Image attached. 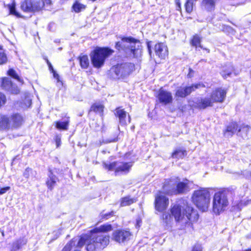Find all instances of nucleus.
Instances as JSON below:
<instances>
[{
	"label": "nucleus",
	"mask_w": 251,
	"mask_h": 251,
	"mask_svg": "<svg viewBox=\"0 0 251 251\" xmlns=\"http://www.w3.org/2000/svg\"><path fill=\"white\" fill-rule=\"evenodd\" d=\"M9 118L12 129L19 128L24 122L23 116L19 113L13 114Z\"/></svg>",
	"instance_id": "obj_16"
},
{
	"label": "nucleus",
	"mask_w": 251,
	"mask_h": 251,
	"mask_svg": "<svg viewBox=\"0 0 251 251\" xmlns=\"http://www.w3.org/2000/svg\"><path fill=\"white\" fill-rule=\"evenodd\" d=\"M31 104V100L29 96L25 97L24 102L22 103V107L24 109H26L30 106Z\"/></svg>",
	"instance_id": "obj_37"
},
{
	"label": "nucleus",
	"mask_w": 251,
	"mask_h": 251,
	"mask_svg": "<svg viewBox=\"0 0 251 251\" xmlns=\"http://www.w3.org/2000/svg\"><path fill=\"white\" fill-rule=\"evenodd\" d=\"M72 244L73 242H71V244L66 245L63 249L62 251H70Z\"/></svg>",
	"instance_id": "obj_46"
},
{
	"label": "nucleus",
	"mask_w": 251,
	"mask_h": 251,
	"mask_svg": "<svg viewBox=\"0 0 251 251\" xmlns=\"http://www.w3.org/2000/svg\"><path fill=\"white\" fill-rule=\"evenodd\" d=\"M169 204V199L159 192L155 197V207L156 210L162 212L165 210Z\"/></svg>",
	"instance_id": "obj_13"
},
{
	"label": "nucleus",
	"mask_w": 251,
	"mask_h": 251,
	"mask_svg": "<svg viewBox=\"0 0 251 251\" xmlns=\"http://www.w3.org/2000/svg\"><path fill=\"white\" fill-rule=\"evenodd\" d=\"M79 63L82 69H87L89 66L90 63L87 55H82L79 57Z\"/></svg>",
	"instance_id": "obj_31"
},
{
	"label": "nucleus",
	"mask_w": 251,
	"mask_h": 251,
	"mask_svg": "<svg viewBox=\"0 0 251 251\" xmlns=\"http://www.w3.org/2000/svg\"><path fill=\"white\" fill-rule=\"evenodd\" d=\"M56 144L57 147H59L61 144V139L60 137L57 136L55 139Z\"/></svg>",
	"instance_id": "obj_48"
},
{
	"label": "nucleus",
	"mask_w": 251,
	"mask_h": 251,
	"mask_svg": "<svg viewBox=\"0 0 251 251\" xmlns=\"http://www.w3.org/2000/svg\"><path fill=\"white\" fill-rule=\"evenodd\" d=\"M113 51L107 48H97L90 54L92 63L95 68L101 67L105 59L108 57Z\"/></svg>",
	"instance_id": "obj_7"
},
{
	"label": "nucleus",
	"mask_w": 251,
	"mask_h": 251,
	"mask_svg": "<svg viewBox=\"0 0 251 251\" xmlns=\"http://www.w3.org/2000/svg\"><path fill=\"white\" fill-rule=\"evenodd\" d=\"M246 251H251V249H250V250H247Z\"/></svg>",
	"instance_id": "obj_59"
},
{
	"label": "nucleus",
	"mask_w": 251,
	"mask_h": 251,
	"mask_svg": "<svg viewBox=\"0 0 251 251\" xmlns=\"http://www.w3.org/2000/svg\"><path fill=\"white\" fill-rule=\"evenodd\" d=\"M155 54L159 58L164 59L168 54V50L167 46L163 43H159L154 47Z\"/></svg>",
	"instance_id": "obj_19"
},
{
	"label": "nucleus",
	"mask_w": 251,
	"mask_h": 251,
	"mask_svg": "<svg viewBox=\"0 0 251 251\" xmlns=\"http://www.w3.org/2000/svg\"><path fill=\"white\" fill-rule=\"evenodd\" d=\"M55 235L56 236V237H55V239H56L59 236V234H58V235L55 234Z\"/></svg>",
	"instance_id": "obj_57"
},
{
	"label": "nucleus",
	"mask_w": 251,
	"mask_h": 251,
	"mask_svg": "<svg viewBox=\"0 0 251 251\" xmlns=\"http://www.w3.org/2000/svg\"><path fill=\"white\" fill-rule=\"evenodd\" d=\"M7 74L11 76L13 78L18 80L19 81L22 82V80L19 77L18 74L16 73L15 70L12 69H10L8 70Z\"/></svg>",
	"instance_id": "obj_39"
},
{
	"label": "nucleus",
	"mask_w": 251,
	"mask_h": 251,
	"mask_svg": "<svg viewBox=\"0 0 251 251\" xmlns=\"http://www.w3.org/2000/svg\"><path fill=\"white\" fill-rule=\"evenodd\" d=\"M193 202L202 211H206L209 207L210 195L208 188H201L195 190L192 197Z\"/></svg>",
	"instance_id": "obj_5"
},
{
	"label": "nucleus",
	"mask_w": 251,
	"mask_h": 251,
	"mask_svg": "<svg viewBox=\"0 0 251 251\" xmlns=\"http://www.w3.org/2000/svg\"><path fill=\"white\" fill-rule=\"evenodd\" d=\"M239 126L236 123H231L227 126L226 129L224 131V135L226 137H229L238 132Z\"/></svg>",
	"instance_id": "obj_22"
},
{
	"label": "nucleus",
	"mask_w": 251,
	"mask_h": 251,
	"mask_svg": "<svg viewBox=\"0 0 251 251\" xmlns=\"http://www.w3.org/2000/svg\"><path fill=\"white\" fill-rule=\"evenodd\" d=\"M112 229V226L110 224H106L96 227L94 230L104 234L105 232L111 231Z\"/></svg>",
	"instance_id": "obj_28"
},
{
	"label": "nucleus",
	"mask_w": 251,
	"mask_h": 251,
	"mask_svg": "<svg viewBox=\"0 0 251 251\" xmlns=\"http://www.w3.org/2000/svg\"><path fill=\"white\" fill-rule=\"evenodd\" d=\"M48 64L49 65V68H50V70H51L52 71V72L54 71L53 70L52 66H51L50 63L48 61Z\"/></svg>",
	"instance_id": "obj_53"
},
{
	"label": "nucleus",
	"mask_w": 251,
	"mask_h": 251,
	"mask_svg": "<svg viewBox=\"0 0 251 251\" xmlns=\"http://www.w3.org/2000/svg\"><path fill=\"white\" fill-rule=\"evenodd\" d=\"M31 172V169H30L29 168H26L25 170V172H24V174H23L24 176L27 178H28Z\"/></svg>",
	"instance_id": "obj_44"
},
{
	"label": "nucleus",
	"mask_w": 251,
	"mask_h": 251,
	"mask_svg": "<svg viewBox=\"0 0 251 251\" xmlns=\"http://www.w3.org/2000/svg\"><path fill=\"white\" fill-rule=\"evenodd\" d=\"M192 251H201V246L200 245H196L195 246Z\"/></svg>",
	"instance_id": "obj_47"
},
{
	"label": "nucleus",
	"mask_w": 251,
	"mask_h": 251,
	"mask_svg": "<svg viewBox=\"0 0 251 251\" xmlns=\"http://www.w3.org/2000/svg\"><path fill=\"white\" fill-rule=\"evenodd\" d=\"M134 65L131 63H125L113 66L109 72V75L113 79H119L128 75L133 70Z\"/></svg>",
	"instance_id": "obj_8"
},
{
	"label": "nucleus",
	"mask_w": 251,
	"mask_h": 251,
	"mask_svg": "<svg viewBox=\"0 0 251 251\" xmlns=\"http://www.w3.org/2000/svg\"><path fill=\"white\" fill-rule=\"evenodd\" d=\"M8 8H9L10 13L11 14L14 15L17 17L20 16L19 14L16 11L15 3H13L11 5H9Z\"/></svg>",
	"instance_id": "obj_40"
},
{
	"label": "nucleus",
	"mask_w": 251,
	"mask_h": 251,
	"mask_svg": "<svg viewBox=\"0 0 251 251\" xmlns=\"http://www.w3.org/2000/svg\"><path fill=\"white\" fill-rule=\"evenodd\" d=\"M26 243L25 239L20 238L13 242L11 251H16L20 249L22 246L25 245Z\"/></svg>",
	"instance_id": "obj_27"
},
{
	"label": "nucleus",
	"mask_w": 251,
	"mask_h": 251,
	"mask_svg": "<svg viewBox=\"0 0 251 251\" xmlns=\"http://www.w3.org/2000/svg\"><path fill=\"white\" fill-rule=\"evenodd\" d=\"M114 215V212L111 211L107 213H104L103 212H101L100 214V216L101 219H108L109 217L112 216Z\"/></svg>",
	"instance_id": "obj_42"
},
{
	"label": "nucleus",
	"mask_w": 251,
	"mask_h": 251,
	"mask_svg": "<svg viewBox=\"0 0 251 251\" xmlns=\"http://www.w3.org/2000/svg\"><path fill=\"white\" fill-rule=\"evenodd\" d=\"M162 219L166 224H169L171 222V216L169 213H165L162 215Z\"/></svg>",
	"instance_id": "obj_41"
},
{
	"label": "nucleus",
	"mask_w": 251,
	"mask_h": 251,
	"mask_svg": "<svg viewBox=\"0 0 251 251\" xmlns=\"http://www.w3.org/2000/svg\"><path fill=\"white\" fill-rule=\"evenodd\" d=\"M216 0H203L202 6L207 11H212L215 8Z\"/></svg>",
	"instance_id": "obj_26"
},
{
	"label": "nucleus",
	"mask_w": 251,
	"mask_h": 251,
	"mask_svg": "<svg viewBox=\"0 0 251 251\" xmlns=\"http://www.w3.org/2000/svg\"><path fill=\"white\" fill-rule=\"evenodd\" d=\"M200 87H205V85L202 83L193 84L190 86L180 87L176 91V96L180 98H184L190 95L192 92Z\"/></svg>",
	"instance_id": "obj_12"
},
{
	"label": "nucleus",
	"mask_w": 251,
	"mask_h": 251,
	"mask_svg": "<svg viewBox=\"0 0 251 251\" xmlns=\"http://www.w3.org/2000/svg\"><path fill=\"white\" fill-rule=\"evenodd\" d=\"M12 129L9 117L0 114V131H8Z\"/></svg>",
	"instance_id": "obj_20"
},
{
	"label": "nucleus",
	"mask_w": 251,
	"mask_h": 251,
	"mask_svg": "<svg viewBox=\"0 0 251 251\" xmlns=\"http://www.w3.org/2000/svg\"><path fill=\"white\" fill-rule=\"evenodd\" d=\"M197 0H187L185 3V9L187 13H191L193 8L194 1Z\"/></svg>",
	"instance_id": "obj_34"
},
{
	"label": "nucleus",
	"mask_w": 251,
	"mask_h": 251,
	"mask_svg": "<svg viewBox=\"0 0 251 251\" xmlns=\"http://www.w3.org/2000/svg\"><path fill=\"white\" fill-rule=\"evenodd\" d=\"M1 87L12 94H17L20 92V90L17 86L13 84L11 79L8 77H4L1 79Z\"/></svg>",
	"instance_id": "obj_14"
},
{
	"label": "nucleus",
	"mask_w": 251,
	"mask_h": 251,
	"mask_svg": "<svg viewBox=\"0 0 251 251\" xmlns=\"http://www.w3.org/2000/svg\"><path fill=\"white\" fill-rule=\"evenodd\" d=\"M6 102V97L5 95L0 93V106L5 104Z\"/></svg>",
	"instance_id": "obj_43"
},
{
	"label": "nucleus",
	"mask_w": 251,
	"mask_h": 251,
	"mask_svg": "<svg viewBox=\"0 0 251 251\" xmlns=\"http://www.w3.org/2000/svg\"><path fill=\"white\" fill-rule=\"evenodd\" d=\"M1 234H2V236H4V232L3 231H2Z\"/></svg>",
	"instance_id": "obj_56"
},
{
	"label": "nucleus",
	"mask_w": 251,
	"mask_h": 251,
	"mask_svg": "<svg viewBox=\"0 0 251 251\" xmlns=\"http://www.w3.org/2000/svg\"><path fill=\"white\" fill-rule=\"evenodd\" d=\"M177 4L178 5V8H180V3L179 2H177Z\"/></svg>",
	"instance_id": "obj_55"
},
{
	"label": "nucleus",
	"mask_w": 251,
	"mask_h": 251,
	"mask_svg": "<svg viewBox=\"0 0 251 251\" xmlns=\"http://www.w3.org/2000/svg\"><path fill=\"white\" fill-rule=\"evenodd\" d=\"M131 236V233L129 230L119 229L113 232L111 239L118 243L122 244L128 241Z\"/></svg>",
	"instance_id": "obj_11"
},
{
	"label": "nucleus",
	"mask_w": 251,
	"mask_h": 251,
	"mask_svg": "<svg viewBox=\"0 0 251 251\" xmlns=\"http://www.w3.org/2000/svg\"><path fill=\"white\" fill-rule=\"evenodd\" d=\"M186 151L182 148L176 149L172 154V157L173 158L181 159L186 156Z\"/></svg>",
	"instance_id": "obj_25"
},
{
	"label": "nucleus",
	"mask_w": 251,
	"mask_h": 251,
	"mask_svg": "<svg viewBox=\"0 0 251 251\" xmlns=\"http://www.w3.org/2000/svg\"><path fill=\"white\" fill-rule=\"evenodd\" d=\"M132 166V164L130 162H120L117 163L114 162L109 164L105 163H103L104 168L108 171L115 170L116 175L127 174Z\"/></svg>",
	"instance_id": "obj_9"
},
{
	"label": "nucleus",
	"mask_w": 251,
	"mask_h": 251,
	"mask_svg": "<svg viewBox=\"0 0 251 251\" xmlns=\"http://www.w3.org/2000/svg\"><path fill=\"white\" fill-rule=\"evenodd\" d=\"M73 8L75 12H79L85 8V5L78 2H75L73 6Z\"/></svg>",
	"instance_id": "obj_35"
},
{
	"label": "nucleus",
	"mask_w": 251,
	"mask_h": 251,
	"mask_svg": "<svg viewBox=\"0 0 251 251\" xmlns=\"http://www.w3.org/2000/svg\"><path fill=\"white\" fill-rule=\"evenodd\" d=\"M170 212L175 220L176 226L180 229L189 226L192 222L197 221L199 219L197 211L184 201L172 205Z\"/></svg>",
	"instance_id": "obj_1"
},
{
	"label": "nucleus",
	"mask_w": 251,
	"mask_h": 251,
	"mask_svg": "<svg viewBox=\"0 0 251 251\" xmlns=\"http://www.w3.org/2000/svg\"><path fill=\"white\" fill-rule=\"evenodd\" d=\"M147 46H148V51L149 52V53L151 54V46L150 45V43L148 42V44H147Z\"/></svg>",
	"instance_id": "obj_51"
},
{
	"label": "nucleus",
	"mask_w": 251,
	"mask_h": 251,
	"mask_svg": "<svg viewBox=\"0 0 251 251\" xmlns=\"http://www.w3.org/2000/svg\"><path fill=\"white\" fill-rule=\"evenodd\" d=\"M244 173H246V174H244L243 175H244V176H246V177H249V176H248V175H247V174H246V173H247L248 172L246 171V172H245Z\"/></svg>",
	"instance_id": "obj_54"
},
{
	"label": "nucleus",
	"mask_w": 251,
	"mask_h": 251,
	"mask_svg": "<svg viewBox=\"0 0 251 251\" xmlns=\"http://www.w3.org/2000/svg\"><path fill=\"white\" fill-rule=\"evenodd\" d=\"M157 98L159 102L164 105L169 104L173 101L172 93L162 89L159 90Z\"/></svg>",
	"instance_id": "obj_15"
},
{
	"label": "nucleus",
	"mask_w": 251,
	"mask_h": 251,
	"mask_svg": "<svg viewBox=\"0 0 251 251\" xmlns=\"http://www.w3.org/2000/svg\"><path fill=\"white\" fill-rule=\"evenodd\" d=\"M115 116L118 118L120 124L124 126L127 124V122L130 123V117L128 114V118H126L127 113L124 109L118 107L116 109L115 112Z\"/></svg>",
	"instance_id": "obj_18"
},
{
	"label": "nucleus",
	"mask_w": 251,
	"mask_h": 251,
	"mask_svg": "<svg viewBox=\"0 0 251 251\" xmlns=\"http://www.w3.org/2000/svg\"><path fill=\"white\" fill-rule=\"evenodd\" d=\"M58 178L56 176L53 174V173L50 171V174L48 175V178L46 181V185L49 189L50 191L53 190L55 185H56Z\"/></svg>",
	"instance_id": "obj_23"
},
{
	"label": "nucleus",
	"mask_w": 251,
	"mask_h": 251,
	"mask_svg": "<svg viewBox=\"0 0 251 251\" xmlns=\"http://www.w3.org/2000/svg\"><path fill=\"white\" fill-rule=\"evenodd\" d=\"M136 201V199L131 198L129 196L125 197L121 199L120 205L121 206H126L129 205Z\"/></svg>",
	"instance_id": "obj_29"
},
{
	"label": "nucleus",
	"mask_w": 251,
	"mask_h": 251,
	"mask_svg": "<svg viewBox=\"0 0 251 251\" xmlns=\"http://www.w3.org/2000/svg\"><path fill=\"white\" fill-rule=\"evenodd\" d=\"M53 73V76L55 78H56L57 80V81H59V75L55 73L54 71L52 72Z\"/></svg>",
	"instance_id": "obj_49"
},
{
	"label": "nucleus",
	"mask_w": 251,
	"mask_h": 251,
	"mask_svg": "<svg viewBox=\"0 0 251 251\" xmlns=\"http://www.w3.org/2000/svg\"><path fill=\"white\" fill-rule=\"evenodd\" d=\"M226 91L221 88H217L212 92L210 97L213 103L222 102L224 101L226 96Z\"/></svg>",
	"instance_id": "obj_17"
},
{
	"label": "nucleus",
	"mask_w": 251,
	"mask_h": 251,
	"mask_svg": "<svg viewBox=\"0 0 251 251\" xmlns=\"http://www.w3.org/2000/svg\"><path fill=\"white\" fill-rule=\"evenodd\" d=\"M109 242V236L93 229L91 231L89 235L81 237L77 246L81 247L85 245L87 251H96L97 250L104 248Z\"/></svg>",
	"instance_id": "obj_2"
},
{
	"label": "nucleus",
	"mask_w": 251,
	"mask_h": 251,
	"mask_svg": "<svg viewBox=\"0 0 251 251\" xmlns=\"http://www.w3.org/2000/svg\"><path fill=\"white\" fill-rule=\"evenodd\" d=\"M45 5H50L51 3V1L50 0H43Z\"/></svg>",
	"instance_id": "obj_50"
},
{
	"label": "nucleus",
	"mask_w": 251,
	"mask_h": 251,
	"mask_svg": "<svg viewBox=\"0 0 251 251\" xmlns=\"http://www.w3.org/2000/svg\"><path fill=\"white\" fill-rule=\"evenodd\" d=\"M104 106L100 103H94L91 107L90 111H94L99 114L100 116L103 115Z\"/></svg>",
	"instance_id": "obj_30"
},
{
	"label": "nucleus",
	"mask_w": 251,
	"mask_h": 251,
	"mask_svg": "<svg viewBox=\"0 0 251 251\" xmlns=\"http://www.w3.org/2000/svg\"><path fill=\"white\" fill-rule=\"evenodd\" d=\"M45 5L43 0L25 1L21 4L22 9L25 12H35L41 10Z\"/></svg>",
	"instance_id": "obj_10"
},
{
	"label": "nucleus",
	"mask_w": 251,
	"mask_h": 251,
	"mask_svg": "<svg viewBox=\"0 0 251 251\" xmlns=\"http://www.w3.org/2000/svg\"><path fill=\"white\" fill-rule=\"evenodd\" d=\"M7 61V56L1 49L0 50V65L5 64Z\"/></svg>",
	"instance_id": "obj_38"
},
{
	"label": "nucleus",
	"mask_w": 251,
	"mask_h": 251,
	"mask_svg": "<svg viewBox=\"0 0 251 251\" xmlns=\"http://www.w3.org/2000/svg\"><path fill=\"white\" fill-rule=\"evenodd\" d=\"M229 204L227 194L225 191L216 192L212 199V210L216 214L225 211Z\"/></svg>",
	"instance_id": "obj_6"
},
{
	"label": "nucleus",
	"mask_w": 251,
	"mask_h": 251,
	"mask_svg": "<svg viewBox=\"0 0 251 251\" xmlns=\"http://www.w3.org/2000/svg\"><path fill=\"white\" fill-rule=\"evenodd\" d=\"M1 48H2V46L1 45H0V50L1 49Z\"/></svg>",
	"instance_id": "obj_58"
},
{
	"label": "nucleus",
	"mask_w": 251,
	"mask_h": 251,
	"mask_svg": "<svg viewBox=\"0 0 251 251\" xmlns=\"http://www.w3.org/2000/svg\"><path fill=\"white\" fill-rule=\"evenodd\" d=\"M233 71V67L231 65H229L227 69L223 70L221 72L222 75L226 78L227 76H230Z\"/></svg>",
	"instance_id": "obj_33"
},
{
	"label": "nucleus",
	"mask_w": 251,
	"mask_h": 251,
	"mask_svg": "<svg viewBox=\"0 0 251 251\" xmlns=\"http://www.w3.org/2000/svg\"><path fill=\"white\" fill-rule=\"evenodd\" d=\"M189 183L186 179L181 181L178 177L171 178L165 182L163 190L167 194H184L190 190Z\"/></svg>",
	"instance_id": "obj_4"
},
{
	"label": "nucleus",
	"mask_w": 251,
	"mask_h": 251,
	"mask_svg": "<svg viewBox=\"0 0 251 251\" xmlns=\"http://www.w3.org/2000/svg\"><path fill=\"white\" fill-rule=\"evenodd\" d=\"M10 187L9 186L0 188V195H2L5 193L7 191L10 190Z\"/></svg>",
	"instance_id": "obj_45"
},
{
	"label": "nucleus",
	"mask_w": 251,
	"mask_h": 251,
	"mask_svg": "<svg viewBox=\"0 0 251 251\" xmlns=\"http://www.w3.org/2000/svg\"><path fill=\"white\" fill-rule=\"evenodd\" d=\"M117 140H118L117 138H114L113 139H111V140H108L107 142H109V143L115 142L117 141Z\"/></svg>",
	"instance_id": "obj_52"
},
{
	"label": "nucleus",
	"mask_w": 251,
	"mask_h": 251,
	"mask_svg": "<svg viewBox=\"0 0 251 251\" xmlns=\"http://www.w3.org/2000/svg\"><path fill=\"white\" fill-rule=\"evenodd\" d=\"M201 41V38L198 35H195L192 40V44L193 46L196 47V48L199 47L202 49V47L200 44Z\"/></svg>",
	"instance_id": "obj_36"
},
{
	"label": "nucleus",
	"mask_w": 251,
	"mask_h": 251,
	"mask_svg": "<svg viewBox=\"0 0 251 251\" xmlns=\"http://www.w3.org/2000/svg\"><path fill=\"white\" fill-rule=\"evenodd\" d=\"M141 44L138 40L132 37H123L116 43L115 48L124 51L130 57H137L141 54Z\"/></svg>",
	"instance_id": "obj_3"
},
{
	"label": "nucleus",
	"mask_w": 251,
	"mask_h": 251,
	"mask_svg": "<svg viewBox=\"0 0 251 251\" xmlns=\"http://www.w3.org/2000/svg\"><path fill=\"white\" fill-rule=\"evenodd\" d=\"M69 123V120L67 119L65 121H57L56 123V127L58 129L66 130L68 129V126Z\"/></svg>",
	"instance_id": "obj_32"
},
{
	"label": "nucleus",
	"mask_w": 251,
	"mask_h": 251,
	"mask_svg": "<svg viewBox=\"0 0 251 251\" xmlns=\"http://www.w3.org/2000/svg\"><path fill=\"white\" fill-rule=\"evenodd\" d=\"M196 106L200 109H205L207 107L213 106V102L211 97L198 99L196 102Z\"/></svg>",
	"instance_id": "obj_21"
},
{
	"label": "nucleus",
	"mask_w": 251,
	"mask_h": 251,
	"mask_svg": "<svg viewBox=\"0 0 251 251\" xmlns=\"http://www.w3.org/2000/svg\"><path fill=\"white\" fill-rule=\"evenodd\" d=\"M251 129V127L250 126L242 125L239 126L237 135L244 139H247L248 138V133Z\"/></svg>",
	"instance_id": "obj_24"
}]
</instances>
